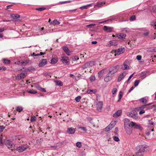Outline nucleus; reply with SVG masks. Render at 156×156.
I'll list each match as a JSON object with an SVG mask.
<instances>
[{"label": "nucleus", "mask_w": 156, "mask_h": 156, "mask_svg": "<svg viewBox=\"0 0 156 156\" xmlns=\"http://www.w3.org/2000/svg\"><path fill=\"white\" fill-rule=\"evenodd\" d=\"M95 63L94 62H87L82 66V69L84 70V72L85 73L87 72H89L90 73H92V68L94 66Z\"/></svg>", "instance_id": "obj_1"}, {"label": "nucleus", "mask_w": 156, "mask_h": 156, "mask_svg": "<svg viewBox=\"0 0 156 156\" xmlns=\"http://www.w3.org/2000/svg\"><path fill=\"white\" fill-rule=\"evenodd\" d=\"M131 122L129 119H125V128L127 133L129 135H130L132 133V126L131 125Z\"/></svg>", "instance_id": "obj_2"}, {"label": "nucleus", "mask_w": 156, "mask_h": 156, "mask_svg": "<svg viewBox=\"0 0 156 156\" xmlns=\"http://www.w3.org/2000/svg\"><path fill=\"white\" fill-rule=\"evenodd\" d=\"M5 145L8 148L12 151L13 150L15 149V145L13 143L9 140H6L4 141Z\"/></svg>", "instance_id": "obj_3"}, {"label": "nucleus", "mask_w": 156, "mask_h": 156, "mask_svg": "<svg viewBox=\"0 0 156 156\" xmlns=\"http://www.w3.org/2000/svg\"><path fill=\"white\" fill-rule=\"evenodd\" d=\"M146 147L144 145H140L137 146L136 148V152L138 153L144 152L145 151Z\"/></svg>", "instance_id": "obj_4"}, {"label": "nucleus", "mask_w": 156, "mask_h": 156, "mask_svg": "<svg viewBox=\"0 0 156 156\" xmlns=\"http://www.w3.org/2000/svg\"><path fill=\"white\" fill-rule=\"evenodd\" d=\"M61 60L63 64H69V59L68 57L64 55H62L61 57Z\"/></svg>", "instance_id": "obj_5"}, {"label": "nucleus", "mask_w": 156, "mask_h": 156, "mask_svg": "<svg viewBox=\"0 0 156 156\" xmlns=\"http://www.w3.org/2000/svg\"><path fill=\"white\" fill-rule=\"evenodd\" d=\"M28 148V146L27 145H21L18 147L16 150L20 152H21L25 151Z\"/></svg>", "instance_id": "obj_6"}, {"label": "nucleus", "mask_w": 156, "mask_h": 156, "mask_svg": "<svg viewBox=\"0 0 156 156\" xmlns=\"http://www.w3.org/2000/svg\"><path fill=\"white\" fill-rule=\"evenodd\" d=\"M125 49L124 48H121L118 49L116 51H112L115 53V56L116 54L119 55L123 53L125 51Z\"/></svg>", "instance_id": "obj_7"}, {"label": "nucleus", "mask_w": 156, "mask_h": 156, "mask_svg": "<svg viewBox=\"0 0 156 156\" xmlns=\"http://www.w3.org/2000/svg\"><path fill=\"white\" fill-rule=\"evenodd\" d=\"M103 105V102L102 101H99L97 104L96 105L97 110L98 112H101Z\"/></svg>", "instance_id": "obj_8"}, {"label": "nucleus", "mask_w": 156, "mask_h": 156, "mask_svg": "<svg viewBox=\"0 0 156 156\" xmlns=\"http://www.w3.org/2000/svg\"><path fill=\"white\" fill-rule=\"evenodd\" d=\"M26 76V74L24 73H22L16 76V80H21L24 78Z\"/></svg>", "instance_id": "obj_9"}, {"label": "nucleus", "mask_w": 156, "mask_h": 156, "mask_svg": "<svg viewBox=\"0 0 156 156\" xmlns=\"http://www.w3.org/2000/svg\"><path fill=\"white\" fill-rule=\"evenodd\" d=\"M118 70V69L117 67H113L110 68L108 73L112 75L116 73Z\"/></svg>", "instance_id": "obj_10"}, {"label": "nucleus", "mask_w": 156, "mask_h": 156, "mask_svg": "<svg viewBox=\"0 0 156 156\" xmlns=\"http://www.w3.org/2000/svg\"><path fill=\"white\" fill-rule=\"evenodd\" d=\"M47 63V61L46 59H42L40 61L38 66L39 67H43L45 66Z\"/></svg>", "instance_id": "obj_11"}, {"label": "nucleus", "mask_w": 156, "mask_h": 156, "mask_svg": "<svg viewBox=\"0 0 156 156\" xmlns=\"http://www.w3.org/2000/svg\"><path fill=\"white\" fill-rule=\"evenodd\" d=\"M131 122V125L132 127H133L135 128L136 129H138L140 130H142V127L140 126V125L133 122Z\"/></svg>", "instance_id": "obj_12"}, {"label": "nucleus", "mask_w": 156, "mask_h": 156, "mask_svg": "<svg viewBox=\"0 0 156 156\" xmlns=\"http://www.w3.org/2000/svg\"><path fill=\"white\" fill-rule=\"evenodd\" d=\"M112 75L108 73L106 76L105 77L104 80L105 82H108L110 81L112 79Z\"/></svg>", "instance_id": "obj_13"}, {"label": "nucleus", "mask_w": 156, "mask_h": 156, "mask_svg": "<svg viewBox=\"0 0 156 156\" xmlns=\"http://www.w3.org/2000/svg\"><path fill=\"white\" fill-rule=\"evenodd\" d=\"M75 131V129L73 127L68 128L67 129L66 132L69 134H73Z\"/></svg>", "instance_id": "obj_14"}, {"label": "nucleus", "mask_w": 156, "mask_h": 156, "mask_svg": "<svg viewBox=\"0 0 156 156\" xmlns=\"http://www.w3.org/2000/svg\"><path fill=\"white\" fill-rule=\"evenodd\" d=\"M103 30L107 32H111L113 30V29L112 27L104 26L103 27Z\"/></svg>", "instance_id": "obj_15"}, {"label": "nucleus", "mask_w": 156, "mask_h": 156, "mask_svg": "<svg viewBox=\"0 0 156 156\" xmlns=\"http://www.w3.org/2000/svg\"><path fill=\"white\" fill-rule=\"evenodd\" d=\"M126 74L127 73H126L125 72H123L122 74H120L118 79V82H120L123 78L126 76Z\"/></svg>", "instance_id": "obj_16"}, {"label": "nucleus", "mask_w": 156, "mask_h": 156, "mask_svg": "<svg viewBox=\"0 0 156 156\" xmlns=\"http://www.w3.org/2000/svg\"><path fill=\"white\" fill-rule=\"evenodd\" d=\"M106 71V69H104L99 72L98 73V78L100 79L103 76Z\"/></svg>", "instance_id": "obj_17"}, {"label": "nucleus", "mask_w": 156, "mask_h": 156, "mask_svg": "<svg viewBox=\"0 0 156 156\" xmlns=\"http://www.w3.org/2000/svg\"><path fill=\"white\" fill-rule=\"evenodd\" d=\"M62 49L68 55H71V53L70 51L69 50L68 48L66 46H64L62 47Z\"/></svg>", "instance_id": "obj_18"}, {"label": "nucleus", "mask_w": 156, "mask_h": 156, "mask_svg": "<svg viewBox=\"0 0 156 156\" xmlns=\"http://www.w3.org/2000/svg\"><path fill=\"white\" fill-rule=\"evenodd\" d=\"M127 61H125L122 67V69L123 70H127L130 69L129 66L127 65Z\"/></svg>", "instance_id": "obj_19"}, {"label": "nucleus", "mask_w": 156, "mask_h": 156, "mask_svg": "<svg viewBox=\"0 0 156 156\" xmlns=\"http://www.w3.org/2000/svg\"><path fill=\"white\" fill-rule=\"evenodd\" d=\"M115 36L119 39H123L126 37V34H116Z\"/></svg>", "instance_id": "obj_20"}, {"label": "nucleus", "mask_w": 156, "mask_h": 156, "mask_svg": "<svg viewBox=\"0 0 156 156\" xmlns=\"http://www.w3.org/2000/svg\"><path fill=\"white\" fill-rule=\"evenodd\" d=\"M114 125L113 123L112 124V123L109 125L105 128V131L106 132L110 130H111L112 128L114 126Z\"/></svg>", "instance_id": "obj_21"}, {"label": "nucleus", "mask_w": 156, "mask_h": 156, "mask_svg": "<svg viewBox=\"0 0 156 156\" xmlns=\"http://www.w3.org/2000/svg\"><path fill=\"white\" fill-rule=\"evenodd\" d=\"M117 42L115 41H110L108 44V46L109 47H110L112 45L116 46L117 45Z\"/></svg>", "instance_id": "obj_22"}, {"label": "nucleus", "mask_w": 156, "mask_h": 156, "mask_svg": "<svg viewBox=\"0 0 156 156\" xmlns=\"http://www.w3.org/2000/svg\"><path fill=\"white\" fill-rule=\"evenodd\" d=\"M121 114L122 111L121 110H119L113 115V116L115 118L117 117L120 116Z\"/></svg>", "instance_id": "obj_23"}, {"label": "nucleus", "mask_w": 156, "mask_h": 156, "mask_svg": "<svg viewBox=\"0 0 156 156\" xmlns=\"http://www.w3.org/2000/svg\"><path fill=\"white\" fill-rule=\"evenodd\" d=\"M97 92V90L95 89H94L92 90L88 89L87 90V93L88 94H95Z\"/></svg>", "instance_id": "obj_24"}, {"label": "nucleus", "mask_w": 156, "mask_h": 156, "mask_svg": "<svg viewBox=\"0 0 156 156\" xmlns=\"http://www.w3.org/2000/svg\"><path fill=\"white\" fill-rule=\"evenodd\" d=\"M55 82L56 85L62 86L63 85V83L60 80H55Z\"/></svg>", "instance_id": "obj_25"}, {"label": "nucleus", "mask_w": 156, "mask_h": 156, "mask_svg": "<svg viewBox=\"0 0 156 156\" xmlns=\"http://www.w3.org/2000/svg\"><path fill=\"white\" fill-rule=\"evenodd\" d=\"M136 114V112L134 111H132L130 112L127 113V115L128 116L132 117L133 116V114Z\"/></svg>", "instance_id": "obj_26"}, {"label": "nucleus", "mask_w": 156, "mask_h": 156, "mask_svg": "<svg viewBox=\"0 0 156 156\" xmlns=\"http://www.w3.org/2000/svg\"><path fill=\"white\" fill-rule=\"evenodd\" d=\"M105 2H103L101 3H98L96 5H95L94 6V7L97 6L98 7H101L103 5H104L105 4Z\"/></svg>", "instance_id": "obj_27"}, {"label": "nucleus", "mask_w": 156, "mask_h": 156, "mask_svg": "<svg viewBox=\"0 0 156 156\" xmlns=\"http://www.w3.org/2000/svg\"><path fill=\"white\" fill-rule=\"evenodd\" d=\"M46 53L45 52H40V54H35L34 53H33L32 55V56H39L40 55H43L45 54Z\"/></svg>", "instance_id": "obj_28"}, {"label": "nucleus", "mask_w": 156, "mask_h": 156, "mask_svg": "<svg viewBox=\"0 0 156 156\" xmlns=\"http://www.w3.org/2000/svg\"><path fill=\"white\" fill-rule=\"evenodd\" d=\"M23 109V108L21 106H18L16 107V110L18 112H20L22 111Z\"/></svg>", "instance_id": "obj_29"}, {"label": "nucleus", "mask_w": 156, "mask_h": 156, "mask_svg": "<svg viewBox=\"0 0 156 156\" xmlns=\"http://www.w3.org/2000/svg\"><path fill=\"white\" fill-rule=\"evenodd\" d=\"M51 24H60V22L57 21L56 20H55L53 21L50 23Z\"/></svg>", "instance_id": "obj_30"}, {"label": "nucleus", "mask_w": 156, "mask_h": 156, "mask_svg": "<svg viewBox=\"0 0 156 156\" xmlns=\"http://www.w3.org/2000/svg\"><path fill=\"white\" fill-rule=\"evenodd\" d=\"M11 16L12 18H18L20 17V16L19 15L13 14L11 15Z\"/></svg>", "instance_id": "obj_31"}, {"label": "nucleus", "mask_w": 156, "mask_h": 156, "mask_svg": "<svg viewBox=\"0 0 156 156\" xmlns=\"http://www.w3.org/2000/svg\"><path fill=\"white\" fill-rule=\"evenodd\" d=\"M139 101L143 104L146 103V99L145 98H142L139 100Z\"/></svg>", "instance_id": "obj_32"}, {"label": "nucleus", "mask_w": 156, "mask_h": 156, "mask_svg": "<svg viewBox=\"0 0 156 156\" xmlns=\"http://www.w3.org/2000/svg\"><path fill=\"white\" fill-rule=\"evenodd\" d=\"M153 122L152 121H149V124L151 126V131H154V128L153 127Z\"/></svg>", "instance_id": "obj_33"}, {"label": "nucleus", "mask_w": 156, "mask_h": 156, "mask_svg": "<svg viewBox=\"0 0 156 156\" xmlns=\"http://www.w3.org/2000/svg\"><path fill=\"white\" fill-rule=\"evenodd\" d=\"M58 61V60L54 58L52 59L51 60V64H55Z\"/></svg>", "instance_id": "obj_34"}, {"label": "nucleus", "mask_w": 156, "mask_h": 156, "mask_svg": "<svg viewBox=\"0 0 156 156\" xmlns=\"http://www.w3.org/2000/svg\"><path fill=\"white\" fill-rule=\"evenodd\" d=\"M28 92L29 93L32 94H35L37 92L35 90H29L28 91Z\"/></svg>", "instance_id": "obj_35"}, {"label": "nucleus", "mask_w": 156, "mask_h": 156, "mask_svg": "<svg viewBox=\"0 0 156 156\" xmlns=\"http://www.w3.org/2000/svg\"><path fill=\"white\" fill-rule=\"evenodd\" d=\"M122 92L120 91L119 93V99L118 101H120L121 98H122Z\"/></svg>", "instance_id": "obj_36"}, {"label": "nucleus", "mask_w": 156, "mask_h": 156, "mask_svg": "<svg viewBox=\"0 0 156 156\" xmlns=\"http://www.w3.org/2000/svg\"><path fill=\"white\" fill-rule=\"evenodd\" d=\"M76 145L77 147L79 148H80L82 146L81 142H77L76 144Z\"/></svg>", "instance_id": "obj_37"}, {"label": "nucleus", "mask_w": 156, "mask_h": 156, "mask_svg": "<svg viewBox=\"0 0 156 156\" xmlns=\"http://www.w3.org/2000/svg\"><path fill=\"white\" fill-rule=\"evenodd\" d=\"M90 5H91V4H89L87 5H86V6H83L80 7V9H87L88 7L89 6H90Z\"/></svg>", "instance_id": "obj_38"}, {"label": "nucleus", "mask_w": 156, "mask_h": 156, "mask_svg": "<svg viewBox=\"0 0 156 156\" xmlns=\"http://www.w3.org/2000/svg\"><path fill=\"white\" fill-rule=\"evenodd\" d=\"M146 73L145 72L142 73L141 74V78L143 79L146 77Z\"/></svg>", "instance_id": "obj_39"}, {"label": "nucleus", "mask_w": 156, "mask_h": 156, "mask_svg": "<svg viewBox=\"0 0 156 156\" xmlns=\"http://www.w3.org/2000/svg\"><path fill=\"white\" fill-rule=\"evenodd\" d=\"M81 98V97L80 96H78L75 98V100L76 102H79L80 101Z\"/></svg>", "instance_id": "obj_40"}, {"label": "nucleus", "mask_w": 156, "mask_h": 156, "mask_svg": "<svg viewBox=\"0 0 156 156\" xmlns=\"http://www.w3.org/2000/svg\"><path fill=\"white\" fill-rule=\"evenodd\" d=\"M113 138L114 140L118 142L119 141V139L117 136H113Z\"/></svg>", "instance_id": "obj_41"}, {"label": "nucleus", "mask_w": 156, "mask_h": 156, "mask_svg": "<svg viewBox=\"0 0 156 156\" xmlns=\"http://www.w3.org/2000/svg\"><path fill=\"white\" fill-rule=\"evenodd\" d=\"M45 9V8H37L36 9L37 10L40 11H42Z\"/></svg>", "instance_id": "obj_42"}, {"label": "nucleus", "mask_w": 156, "mask_h": 156, "mask_svg": "<svg viewBox=\"0 0 156 156\" xmlns=\"http://www.w3.org/2000/svg\"><path fill=\"white\" fill-rule=\"evenodd\" d=\"M90 79L91 81L92 82L95 80V78L94 76H92L90 77Z\"/></svg>", "instance_id": "obj_43"}, {"label": "nucleus", "mask_w": 156, "mask_h": 156, "mask_svg": "<svg viewBox=\"0 0 156 156\" xmlns=\"http://www.w3.org/2000/svg\"><path fill=\"white\" fill-rule=\"evenodd\" d=\"M136 18L135 16L133 15L131 16L130 19V20L131 21H133L135 20Z\"/></svg>", "instance_id": "obj_44"}, {"label": "nucleus", "mask_w": 156, "mask_h": 156, "mask_svg": "<svg viewBox=\"0 0 156 156\" xmlns=\"http://www.w3.org/2000/svg\"><path fill=\"white\" fill-rule=\"evenodd\" d=\"M4 63L5 64H8L10 63V61L9 60L7 59H3Z\"/></svg>", "instance_id": "obj_45"}, {"label": "nucleus", "mask_w": 156, "mask_h": 156, "mask_svg": "<svg viewBox=\"0 0 156 156\" xmlns=\"http://www.w3.org/2000/svg\"><path fill=\"white\" fill-rule=\"evenodd\" d=\"M5 127L3 126H0V133L4 129Z\"/></svg>", "instance_id": "obj_46"}, {"label": "nucleus", "mask_w": 156, "mask_h": 156, "mask_svg": "<svg viewBox=\"0 0 156 156\" xmlns=\"http://www.w3.org/2000/svg\"><path fill=\"white\" fill-rule=\"evenodd\" d=\"M79 128L80 129H82V130H83V131H85V132H86L87 130L86 128L85 127H80Z\"/></svg>", "instance_id": "obj_47"}, {"label": "nucleus", "mask_w": 156, "mask_h": 156, "mask_svg": "<svg viewBox=\"0 0 156 156\" xmlns=\"http://www.w3.org/2000/svg\"><path fill=\"white\" fill-rule=\"evenodd\" d=\"M36 120V117L35 116H33L30 119V121L33 122L35 121Z\"/></svg>", "instance_id": "obj_48"}, {"label": "nucleus", "mask_w": 156, "mask_h": 156, "mask_svg": "<svg viewBox=\"0 0 156 156\" xmlns=\"http://www.w3.org/2000/svg\"><path fill=\"white\" fill-rule=\"evenodd\" d=\"M139 80H137L135 81L134 83V86L135 87H136L138 86L139 83Z\"/></svg>", "instance_id": "obj_49"}, {"label": "nucleus", "mask_w": 156, "mask_h": 156, "mask_svg": "<svg viewBox=\"0 0 156 156\" xmlns=\"http://www.w3.org/2000/svg\"><path fill=\"white\" fill-rule=\"evenodd\" d=\"M70 1H64V2H59V3L61 4H65L66 3H68L70 2Z\"/></svg>", "instance_id": "obj_50"}, {"label": "nucleus", "mask_w": 156, "mask_h": 156, "mask_svg": "<svg viewBox=\"0 0 156 156\" xmlns=\"http://www.w3.org/2000/svg\"><path fill=\"white\" fill-rule=\"evenodd\" d=\"M52 147H53L55 149H58L61 147V146L59 145H56L52 146Z\"/></svg>", "instance_id": "obj_51"}, {"label": "nucleus", "mask_w": 156, "mask_h": 156, "mask_svg": "<svg viewBox=\"0 0 156 156\" xmlns=\"http://www.w3.org/2000/svg\"><path fill=\"white\" fill-rule=\"evenodd\" d=\"M137 113L136 112V114H133V117L132 118H133L134 119H137L138 118V117H137Z\"/></svg>", "instance_id": "obj_52"}, {"label": "nucleus", "mask_w": 156, "mask_h": 156, "mask_svg": "<svg viewBox=\"0 0 156 156\" xmlns=\"http://www.w3.org/2000/svg\"><path fill=\"white\" fill-rule=\"evenodd\" d=\"M95 25H96V24H89V25H87L86 26V27H87L91 28L95 26Z\"/></svg>", "instance_id": "obj_53"}, {"label": "nucleus", "mask_w": 156, "mask_h": 156, "mask_svg": "<svg viewBox=\"0 0 156 156\" xmlns=\"http://www.w3.org/2000/svg\"><path fill=\"white\" fill-rule=\"evenodd\" d=\"M117 91V89L116 88H114L112 90V92L113 94H115Z\"/></svg>", "instance_id": "obj_54"}, {"label": "nucleus", "mask_w": 156, "mask_h": 156, "mask_svg": "<svg viewBox=\"0 0 156 156\" xmlns=\"http://www.w3.org/2000/svg\"><path fill=\"white\" fill-rule=\"evenodd\" d=\"M136 58L137 59V60L139 61L141 59V56L140 55H137L136 57Z\"/></svg>", "instance_id": "obj_55"}, {"label": "nucleus", "mask_w": 156, "mask_h": 156, "mask_svg": "<svg viewBox=\"0 0 156 156\" xmlns=\"http://www.w3.org/2000/svg\"><path fill=\"white\" fill-rule=\"evenodd\" d=\"M3 137L2 136V135H1L0 136V142L1 143H2L3 142Z\"/></svg>", "instance_id": "obj_56"}, {"label": "nucleus", "mask_w": 156, "mask_h": 156, "mask_svg": "<svg viewBox=\"0 0 156 156\" xmlns=\"http://www.w3.org/2000/svg\"><path fill=\"white\" fill-rule=\"evenodd\" d=\"M152 104V103H150V104H147V108H152V107H154V105H151V107L150 108H149L148 106L150 105H151Z\"/></svg>", "instance_id": "obj_57"}, {"label": "nucleus", "mask_w": 156, "mask_h": 156, "mask_svg": "<svg viewBox=\"0 0 156 156\" xmlns=\"http://www.w3.org/2000/svg\"><path fill=\"white\" fill-rule=\"evenodd\" d=\"M22 139H23L20 136L17 137V139H18L19 141V142H21V141H20V140L21 141H22Z\"/></svg>", "instance_id": "obj_58"}, {"label": "nucleus", "mask_w": 156, "mask_h": 156, "mask_svg": "<svg viewBox=\"0 0 156 156\" xmlns=\"http://www.w3.org/2000/svg\"><path fill=\"white\" fill-rule=\"evenodd\" d=\"M36 88L38 90H41L42 88L41 87L39 86H36Z\"/></svg>", "instance_id": "obj_59"}, {"label": "nucleus", "mask_w": 156, "mask_h": 156, "mask_svg": "<svg viewBox=\"0 0 156 156\" xmlns=\"http://www.w3.org/2000/svg\"><path fill=\"white\" fill-rule=\"evenodd\" d=\"M6 69V68L5 67L2 66L0 67V70H5Z\"/></svg>", "instance_id": "obj_60"}, {"label": "nucleus", "mask_w": 156, "mask_h": 156, "mask_svg": "<svg viewBox=\"0 0 156 156\" xmlns=\"http://www.w3.org/2000/svg\"><path fill=\"white\" fill-rule=\"evenodd\" d=\"M134 73H133V74H132V75H131L129 76V78L128 79V80H127L128 81H129L131 79L132 77L133 76L134 74Z\"/></svg>", "instance_id": "obj_61"}, {"label": "nucleus", "mask_w": 156, "mask_h": 156, "mask_svg": "<svg viewBox=\"0 0 156 156\" xmlns=\"http://www.w3.org/2000/svg\"><path fill=\"white\" fill-rule=\"evenodd\" d=\"M152 10L154 12L156 13V7L155 6H153V7Z\"/></svg>", "instance_id": "obj_62"}, {"label": "nucleus", "mask_w": 156, "mask_h": 156, "mask_svg": "<svg viewBox=\"0 0 156 156\" xmlns=\"http://www.w3.org/2000/svg\"><path fill=\"white\" fill-rule=\"evenodd\" d=\"M79 58L77 56H75L74 57L73 59L74 60H77L79 59Z\"/></svg>", "instance_id": "obj_63"}, {"label": "nucleus", "mask_w": 156, "mask_h": 156, "mask_svg": "<svg viewBox=\"0 0 156 156\" xmlns=\"http://www.w3.org/2000/svg\"><path fill=\"white\" fill-rule=\"evenodd\" d=\"M152 25L153 26L155 29H156V22H155L153 24H152Z\"/></svg>", "instance_id": "obj_64"}]
</instances>
